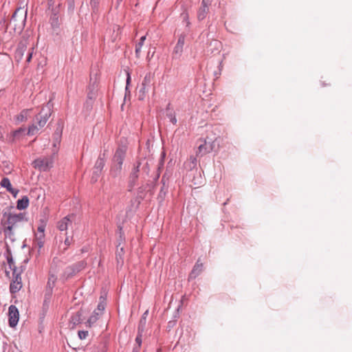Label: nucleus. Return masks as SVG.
<instances>
[{"label":"nucleus","mask_w":352,"mask_h":352,"mask_svg":"<svg viewBox=\"0 0 352 352\" xmlns=\"http://www.w3.org/2000/svg\"><path fill=\"white\" fill-rule=\"evenodd\" d=\"M26 222L27 219L23 213H3L1 223L6 238L13 240L12 236L14 232L19 230Z\"/></svg>","instance_id":"1"},{"label":"nucleus","mask_w":352,"mask_h":352,"mask_svg":"<svg viewBox=\"0 0 352 352\" xmlns=\"http://www.w3.org/2000/svg\"><path fill=\"white\" fill-rule=\"evenodd\" d=\"M126 151V148L124 146L120 147L116 150L113 157V164L110 170L111 175L113 177H116L120 173Z\"/></svg>","instance_id":"2"},{"label":"nucleus","mask_w":352,"mask_h":352,"mask_svg":"<svg viewBox=\"0 0 352 352\" xmlns=\"http://www.w3.org/2000/svg\"><path fill=\"white\" fill-rule=\"evenodd\" d=\"M52 111V104L50 102L45 104L39 113L36 116V124L40 129L44 127Z\"/></svg>","instance_id":"3"},{"label":"nucleus","mask_w":352,"mask_h":352,"mask_svg":"<svg viewBox=\"0 0 352 352\" xmlns=\"http://www.w3.org/2000/svg\"><path fill=\"white\" fill-rule=\"evenodd\" d=\"M53 158L51 156L39 157L33 162V166L42 171H46L52 167Z\"/></svg>","instance_id":"4"},{"label":"nucleus","mask_w":352,"mask_h":352,"mask_svg":"<svg viewBox=\"0 0 352 352\" xmlns=\"http://www.w3.org/2000/svg\"><path fill=\"white\" fill-rule=\"evenodd\" d=\"M153 80V75L151 73H148L145 75L139 91V99L143 100L146 94L148 92Z\"/></svg>","instance_id":"5"},{"label":"nucleus","mask_w":352,"mask_h":352,"mask_svg":"<svg viewBox=\"0 0 352 352\" xmlns=\"http://www.w3.org/2000/svg\"><path fill=\"white\" fill-rule=\"evenodd\" d=\"M27 16V11L23 8H18L12 15L11 23L19 22V28L22 29L25 25Z\"/></svg>","instance_id":"6"},{"label":"nucleus","mask_w":352,"mask_h":352,"mask_svg":"<svg viewBox=\"0 0 352 352\" xmlns=\"http://www.w3.org/2000/svg\"><path fill=\"white\" fill-rule=\"evenodd\" d=\"M9 325L10 327L16 326L19 319V312L15 305H11L8 309Z\"/></svg>","instance_id":"7"},{"label":"nucleus","mask_w":352,"mask_h":352,"mask_svg":"<svg viewBox=\"0 0 352 352\" xmlns=\"http://www.w3.org/2000/svg\"><path fill=\"white\" fill-rule=\"evenodd\" d=\"M7 261H8V265L10 269L12 271L13 275H16L15 277L14 278L13 283L16 284V285H22L21 278L16 273V270L15 269V266L14 265L12 258L10 255H8Z\"/></svg>","instance_id":"8"},{"label":"nucleus","mask_w":352,"mask_h":352,"mask_svg":"<svg viewBox=\"0 0 352 352\" xmlns=\"http://www.w3.org/2000/svg\"><path fill=\"white\" fill-rule=\"evenodd\" d=\"M45 244V234H35V239L33 243V247L37 250L38 254L41 253Z\"/></svg>","instance_id":"9"},{"label":"nucleus","mask_w":352,"mask_h":352,"mask_svg":"<svg viewBox=\"0 0 352 352\" xmlns=\"http://www.w3.org/2000/svg\"><path fill=\"white\" fill-rule=\"evenodd\" d=\"M185 43V36L180 35L178 38L177 43L174 47L173 56L175 58L179 57L183 52V48Z\"/></svg>","instance_id":"10"},{"label":"nucleus","mask_w":352,"mask_h":352,"mask_svg":"<svg viewBox=\"0 0 352 352\" xmlns=\"http://www.w3.org/2000/svg\"><path fill=\"white\" fill-rule=\"evenodd\" d=\"M0 185L3 187V188H6V190L10 192L12 195H13V196L14 197H16V195H18L19 193V190H16V189H14L12 188V184L10 183V181L8 178L7 177H4L1 179V182H0Z\"/></svg>","instance_id":"11"},{"label":"nucleus","mask_w":352,"mask_h":352,"mask_svg":"<svg viewBox=\"0 0 352 352\" xmlns=\"http://www.w3.org/2000/svg\"><path fill=\"white\" fill-rule=\"evenodd\" d=\"M52 287L47 288L45 293V298L43 304V309L44 311H46L49 308V305L52 296Z\"/></svg>","instance_id":"12"},{"label":"nucleus","mask_w":352,"mask_h":352,"mask_svg":"<svg viewBox=\"0 0 352 352\" xmlns=\"http://www.w3.org/2000/svg\"><path fill=\"white\" fill-rule=\"evenodd\" d=\"M199 141L201 142V144L198 146L197 155H200L201 156H203L212 151V148L210 146H207L206 140H200Z\"/></svg>","instance_id":"13"},{"label":"nucleus","mask_w":352,"mask_h":352,"mask_svg":"<svg viewBox=\"0 0 352 352\" xmlns=\"http://www.w3.org/2000/svg\"><path fill=\"white\" fill-rule=\"evenodd\" d=\"M204 265L202 263H200V261L198 260L195 263L191 273L189 275L190 278H195L198 275L201 274L203 271Z\"/></svg>","instance_id":"14"},{"label":"nucleus","mask_w":352,"mask_h":352,"mask_svg":"<svg viewBox=\"0 0 352 352\" xmlns=\"http://www.w3.org/2000/svg\"><path fill=\"white\" fill-rule=\"evenodd\" d=\"M102 315V313L95 309L90 317L88 318L87 321L85 322L86 326L91 327L94 323L97 322V320Z\"/></svg>","instance_id":"15"},{"label":"nucleus","mask_w":352,"mask_h":352,"mask_svg":"<svg viewBox=\"0 0 352 352\" xmlns=\"http://www.w3.org/2000/svg\"><path fill=\"white\" fill-rule=\"evenodd\" d=\"M32 109H26L22 110L19 114L16 116V121L19 122H25L30 116Z\"/></svg>","instance_id":"16"},{"label":"nucleus","mask_w":352,"mask_h":352,"mask_svg":"<svg viewBox=\"0 0 352 352\" xmlns=\"http://www.w3.org/2000/svg\"><path fill=\"white\" fill-rule=\"evenodd\" d=\"M81 316H82L81 311H78L76 313V314L73 315L71 317L69 322L73 325V327H75L82 322Z\"/></svg>","instance_id":"17"},{"label":"nucleus","mask_w":352,"mask_h":352,"mask_svg":"<svg viewBox=\"0 0 352 352\" xmlns=\"http://www.w3.org/2000/svg\"><path fill=\"white\" fill-rule=\"evenodd\" d=\"M29 206V199L28 197H23L22 199L17 201L16 207L19 210L25 209Z\"/></svg>","instance_id":"18"},{"label":"nucleus","mask_w":352,"mask_h":352,"mask_svg":"<svg viewBox=\"0 0 352 352\" xmlns=\"http://www.w3.org/2000/svg\"><path fill=\"white\" fill-rule=\"evenodd\" d=\"M70 223H71V221L69 220V219L67 217H64L61 221H60L58 222V228L61 231L66 230Z\"/></svg>","instance_id":"19"},{"label":"nucleus","mask_w":352,"mask_h":352,"mask_svg":"<svg viewBox=\"0 0 352 352\" xmlns=\"http://www.w3.org/2000/svg\"><path fill=\"white\" fill-rule=\"evenodd\" d=\"M140 164L141 163L140 162H138L137 164V166H135L132 171H131V175H130V178L131 179L132 182H135L138 177V173L140 171Z\"/></svg>","instance_id":"20"},{"label":"nucleus","mask_w":352,"mask_h":352,"mask_svg":"<svg viewBox=\"0 0 352 352\" xmlns=\"http://www.w3.org/2000/svg\"><path fill=\"white\" fill-rule=\"evenodd\" d=\"M202 8L200 10L198 17L199 19H203L205 18V14L208 12V8L207 6V2L206 0L202 1Z\"/></svg>","instance_id":"21"},{"label":"nucleus","mask_w":352,"mask_h":352,"mask_svg":"<svg viewBox=\"0 0 352 352\" xmlns=\"http://www.w3.org/2000/svg\"><path fill=\"white\" fill-rule=\"evenodd\" d=\"M41 129L39 126L36 124H33L31 126H29L28 131V135H34L36 134H38L39 132V130Z\"/></svg>","instance_id":"22"},{"label":"nucleus","mask_w":352,"mask_h":352,"mask_svg":"<svg viewBox=\"0 0 352 352\" xmlns=\"http://www.w3.org/2000/svg\"><path fill=\"white\" fill-rule=\"evenodd\" d=\"M108 292L106 288H102L100 296L99 297V302H107Z\"/></svg>","instance_id":"23"},{"label":"nucleus","mask_w":352,"mask_h":352,"mask_svg":"<svg viewBox=\"0 0 352 352\" xmlns=\"http://www.w3.org/2000/svg\"><path fill=\"white\" fill-rule=\"evenodd\" d=\"M142 331H143V330L140 329V327H138V334H137L136 338H135V344L139 345V346H141L142 343Z\"/></svg>","instance_id":"24"},{"label":"nucleus","mask_w":352,"mask_h":352,"mask_svg":"<svg viewBox=\"0 0 352 352\" xmlns=\"http://www.w3.org/2000/svg\"><path fill=\"white\" fill-rule=\"evenodd\" d=\"M25 46L24 45H20L16 51V58H18L19 59H21L23 56V53H24V51H25Z\"/></svg>","instance_id":"25"},{"label":"nucleus","mask_w":352,"mask_h":352,"mask_svg":"<svg viewBox=\"0 0 352 352\" xmlns=\"http://www.w3.org/2000/svg\"><path fill=\"white\" fill-rule=\"evenodd\" d=\"M57 276L55 275L52 271H50V276L48 278V285H54L56 283Z\"/></svg>","instance_id":"26"},{"label":"nucleus","mask_w":352,"mask_h":352,"mask_svg":"<svg viewBox=\"0 0 352 352\" xmlns=\"http://www.w3.org/2000/svg\"><path fill=\"white\" fill-rule=\"evenodd\" d=\"M72 239L69 238V236L66 237V239H65V241H64L65 247L61 250L62 252H64L67 249V248L72 244Z\"/></svg>","instance_id":"27"},{"label":"nucleus","mask_w":352,"mask_h":352,"mask_svg":"<svg viewBox=\"0 0 352 352\" xmlns=\"http://www.w3.org/2000/svg\"><path fill=\"white\" fill-rule=\"evenodd\" d=\"M106 306L107 302H98L96 310L103 314V311H104Z\"/></svg>","instance_id":"28"},{"label":"nucleus","mask_w":352,"mask_h":352,"mask_svg":"<svg viewBox=\"0 0 352 352\" xmlns=\"http://www.w3.org/2000/svg\"><path fill=\"white\" fill-rule=\"evenodd\" d=\"M78 337L80 340L85 339L88 336V331H79L78 333Z\"/></svg>","instance_id":"29"},{"label":"nucleus","mask_w":352,"mask_h":352,"mask_svg":"<svg viewBox=\"0 0 352 352\" xmlns=\"http://www.w3.org/2000/svg\"><path fill=\"white\" fill-rule=\"evenodd\" d=\"M45 225L41 224L37 228V231L35 234H45Z\"/></svg>","instance_id":"30"},{"label":"nucleus","mask_w":352,"mask_h":352,"mask_svg":"<svg viewBox=\"0 0 352 352\" xmlns=\"http://www.w3.org/2000/svg\"><path fill=\"white\" fill-rule=\"evenodd\" d=\"M21 287H10V292L12 295V298H15L14 294L20 291Z\"/></svg>","instance_id":"31"},{"label":"nucleus","mask_w":352,"mask_h":352,"mask_svg":"<svg viewBox=\"0 0 352 352\" xmlns=\"http://www.w3.org/2000/svg\"><path fill=\"white\" fill-rule=\"evenodd\" d=\"M168 118L170 119V121L173 124H176V123H177V118H176L175 114L171 113L168 114Z\"/></svg>","instance_id":"32"},{"label":"nucleus","mask_w":352,"mask_h":352,"mask_svg":"<svg viewBox=\"0 0 352 352\" xmlns=\"http://www.w3.org/2000/svg\"><path fill=\"white\" fill-rule=\"evenodd\" d=\"M176 324V320H170L167 324V329L170 331Z\"/></svg>","instance_id":"33"},{"label":"nucleus","mask_w":352,"mask_h":352,"mask_svg":"<svg viewBox=\"0 0 352 352\" xmlns=\"http://www.w3.org/2000/svg\"><path fill=\"white\" fill-rule=\"evenodd\" d=\"M146 39V36H143L140 38V41L138 42V43L136 45L138 47H142L144 45V41Z\"/></svg>","instance_id":"34"},{"label":"nucleus","mask_w":352,"mask_h":352,"mask_svg":"<svg viewBox=\"0 0 352 352\" xmlns=\"http://www.w3.org/2000/svg\"><path fill=\"white\" fill-rule=\"evenodd\" d=\"M142 47H138L136 45L135 47V55L137 58L140 57V53H141Z\"/></svg>","instance_id":"35"},{"label":"nucleus","mask_w":352,"mask_h":352,"mask_svg":"<svg viewBox=\"0 0 352 352\" xmlns=\"http://www.w3.org/2000/svg\"><path fill=\"white\" fill-rule=\"evenodd\" d=\"M25 129H19L18 130H16L15 131H14L13 133V136L14 138L17 137L21 132H24Z\"/></svg>","instance_id":"36"},{"label":"nucleus","mask_w":352,"mask_h":352,"mask_svg":"<svg viewBox=\"0 0 352 352\" xmlns=\"http://www.w3.org/2000/svg\"><path fill=\"white\" fill-rule=\"evenodd\" d=\"M98 3V0H90V4L93 8H96Z\"/></svg>","instance_id":"37"},{"label":"nucleus","mask_w":352,"mask_h":352,"mask_svg":"<svg viewBox=\"0 0 352 352\" xmlns=\"http://www.w3.org/2000/svg\"><path fill=\"white\" fill-rule=\"evenodd\" d=\"M96 165L101 169L104 166V162L102 160H100L96 162Z\"/></svg>","instance_id":"38"},{"label":"nucleus","mask_w":352,"mask_h":352,"mask_svg":"<svg viewBox=\"0 0 352 352\" xmlns=\"http://www.w3.org/2000/svg\"><path fill=\"white\" fill-rule=\"evenodd\" d=\"M141 346H139L138 344H135L133 349L132 352H140Z\"/></svg>","instance_id":"39"},{"label":"nucleus","mask_w":352,"mask_h":352,"mask_svg":"<svg viewBox=\"0 0 352 352\" xmlns=\"http://www.w3.org/2000/svg\"><path fill=\"white\" fill-rule=\"evenodd\" d=\"M32 57V52H29L28 56V57H27V60H26V61H27L28 63H30V62L31 61Z\"/></svg>","instance_id":"40"},{"label":"nucleus","mask_w":352,"mask_h":352,"mask_svg":"<svg viewBox=\"0 0 352 352\" xmlns=\"http://www.w3.org/2000/svg\"><path fill=\"white\" fill-rule=\"evenodd\" d=\"M85 265V263L84 262H80L78 264V266L79 267V269L78 270H80V269H82L84 268Z\"/></svg>","instance_id":"41"},{"label":"nucleus","mask_w":352,"mask_h":352,"mask_svg":"<svg viewBox=\"0 0 352 352\" xmlns=\"http://www.w3.org/2000/svg\"><path fill=\"white\" fill-rule=\"evenodd\" d=\"M131 80V76H130V74L128 73L127 74V79H126V84H129V82Z\"/></svg>","instance_id":"42"},{"label":"nucleus","mask_w":352,"mask_h":352,"mask_svg":"<svg viewBox=\"0 0 352 352\" xmlns=\"http://www.w3.org/2000/svg\"><path fill=\"white\" fill-rule=\"evenodd\" d=\"M157 352H162V349H158L157 350Z\"/></svg>","instance_id":"43"},{"label":"nucleus","mask_w":352,"mask_h":352,"mask_svg":"<svg viewBox=\"0 0 352 352\" xmlns=\"http://www.w3.org/2000/svg\"><path fill=\"white\" fill-rule=\"evenodd\" d=\"M3 138V135L2 133H0V139H1Z\"/></svg>","instance_id":"44"},{"label":"nucleus","mask_w":352,"mask_h":352,"mask_svg":"<svg viewBox=\"0 0 352 352\" xmlns=\"http://www.w3.org/2000/svg\"><path fill=\"white\" fill-rule=\"evenodd\" d=\"M185 298H186V296H185V295H184V296H182V300H184L185 299Z\"/></svg>","instance_id":"45"},{"label":"nucleus","mask_w":352,"mask_h":352,"mask_svg":"<svg viewBox=\"0 0 352 352\" xmlns=\"http://www.w3.org/2000/svg\"><path fill=\"white\" fill-rule=\"evenodd\" d=\"M6 272L8 274H9V272L8 271L7 268H6Z\"/></svg>","instance_id":"46"}]
</instances>
